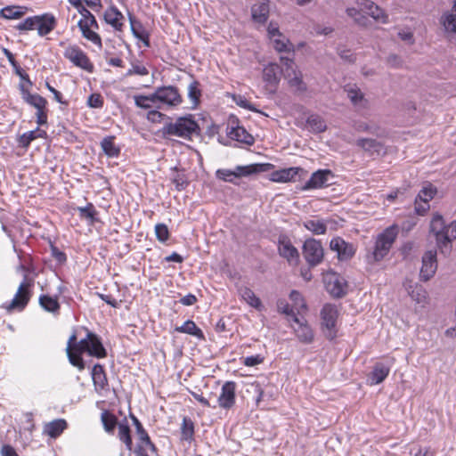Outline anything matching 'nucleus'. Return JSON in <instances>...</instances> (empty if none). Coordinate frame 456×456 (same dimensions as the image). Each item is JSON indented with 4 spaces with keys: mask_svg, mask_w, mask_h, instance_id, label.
<instances>
[{
    "mask_svg": "<svg viewBox=\"0 0 456 456\" xmlns=\"http://www.w3.org/2000/svg\"><path fill=\"white\" fill-rule=\"evenodd\" d=\"M66 351L69 362L79 370L85 368L81 354L87 353L97 358H103L107 354L99 338L92 332H87L86 338L78 342H77L76 334L73 333L68 340Z\"/></svg>",
    "mask_w": 456,
    "mask_h": 456,
    "instance_id": "f257e3e1",
    "label": "nucleus"
},
{
    "mask_svg": "<svg viewBox=\"0 0 456 456\" xmlns=\"http://www.w3.org/2000/svg\"><path fill=\"white\" fill-rule=\"evenodd\" d=\"M430 231L436 237L441 253H449L450 244L456 239V220L446 225L444 217L440 214H435L430 222Z\"/></svg>",
    "mask_w": 456,
    "mask_h": 456,
    "instance_id": "f03ea898",
    "label": "nucleus"
},
{
    "mask_svg": "<svg viewBox=\"0 0 456 456\" xmlns=\"http://www.w3.org/2000/svg\"><path fill=\"white\" fill-rule=\"evenodd\" d=\"M135 104L143 109H150L157 104L175 106L181 103L182 98L176 87H158V90L148 96H134Z\"/></svg>",
    "mask_w": 456,
    "mask_h": 456,
    "instance_id": "7ed1b4c3",
    "label": "nucleus"
},
{
    "mask_svg": "<svg viewBox=\"0 0 456 456\" xmlns=\"http://www.w3.org/2000/svg\"><path fill=\"white\" fill-rule=\"evenodd\" d=\"M59 45L62 48V55L73 66L83 69L88 73H93L94 65L87 53L77 44L60 42Z\"/></svg>",
    "mask_w": 456,
    "mask_h": 456,
    "instance_id": "20e7f679",
    "label": "nucleus"
},
{
    "mask_svg": "<svg viewBox=\"0 0 456 456\" xmlns=\"http://www.w3.org/2000/svg\"><path fill=\"white\" fill-rule=\"evenodd\" d=\"M358 5L360 6V11L354 7L346 9L347 15L354 18L357 24L366 26L367 18L361 14V12H366L375 20L383 24L388 22V15L374 2L370 0H362L358 3Z\"/></svg>",
    "mask_w": 456,
    "mask_h": 456,
    "instance_id": "39448f33",
    "label": "nucleus"
},
{
    "mask_svg": "<svg viewBox=\"0 0 456 456\" xmlns=\"http://www.w3.org/2000/svg\"><path fill=\"white\" fill-rule=\"evenodd\" d=\"M398 226L394 224L377 236L374 249L368 256L369 262H379L388 254L398 235Z\"/></svg>",
    "mask_w": 456,
    "mask_h": 456,
    "instance_id": "423d86ee",
    "label": "nucleus"
},
{
    "mask_svg": "<svg viewBox=\"0 0 456 456\" xmlns=\"http://www.w3.org/2000/svg\"><path fill=\"white\" fill-rule=\"evenodd\" d=\"M200 127L191 115L178 118L175 122L167 123L163 134L170 136L190 138L199 131Z\"/></svg>",
    "mask_w": 456,
    "mask_h": 456,
    "instance_id": "0eeeda50",
    "label": "nucleus"
},
{
    "mask_svg": "<svg viewBox=\"0 0 456 456\" xmlns=\"http://www.w3.org/2000/svg\"><path fill=\"white\" fill-rule=\"evenodd\" d=\"M265 171L263 164H251L247 166H237L233 170L221 168L216 172V178L236 184V180L247 177Z\"/></svg>",
    "mask_w": 456,
    "mask_h": 456,
    "instance_id": "6e6552de",
    "label": "nucleus"
},
{
    "mask_svg": "<svg viewBox=\"0 0 456 456\" xmlns=\"http://www.w3.org/2000/svg\"><path fill=\"white\" fill-rule=\"evenodd\" d=\"M22 99L36 110L37 123L38 126H44L47 123L46 100L37 94H31L27 87H20Z\"/></svg>",
    "mask_w": 456,
    "mask_h": 456,
    "instance_id": "1a4fd4ad",
    "label": "nucleus"
},
{
    "mask_svg": "<svg viewBox=\"0 0 456 456\" xmlns=\"http://www.w3.org/2000/svg\"><path fill=\"white\" fill-rule=\"evenodd\" d=\"M338 311L336 305L326 304L321 311L322 326L327 338L333 339L336 337V323Z\"/></svg>",
    "mask_w": 456,
    "mask_h": 456,
    "instance_id": "9d476101",
    "label": "nucleus"
},
{
    "mask_svg": "<svg viewBox=\"0 0 456 456\" xmlns=\"http://www.w3.org/2000/svg\"><path fill=\"white\" fill-rule=\"evenodd\" d=\"M267 34L273 47L278 53H290L295 51L294 45L280 31L276 23L273 21L269 23Z\"/></svg>",
    "mask_w": 456,
    "mask_h": 456,
    "instance_id": "9b49d317",
    "label": "nucleus"
},
{
    "mask_svg": "<svg viewBox=\"0 0 456 456\" xmlns=\"http://www.w3.org/2000/svg\"><path fill=\"white\" fill-rule=\"evenodd\" d=\"M77 27L83 38L92 43L98 49L102 48V39L98 33L100 26L95 17H93L91 20H78Z\"/></svg>",
    "mask_w": 456,
    "mask_h": 456,
    "instance_id": "f8f14e48",
    "label": "nucleus"
},
{
    "mask_svg": "<svg viewBox=\"0 0 456 456\" xmlns=\"http://www.w3.org/2000/svg\"><path fill=\"white\" fill-rule=\"evenodd\" d=\"M302 251L305 261L311 267L321 264L324 256L322 243L313 238L307 239L304 242Z\"/></svg>",
    "mask_w": 456,
    "mask_h": 456,
    "instance_id": "ddd939ff",
    "label": "nucleus"
},
{
    "mask_svg": "<svg viewBox=\"0 0 456 456\" xmlns=\"http://www.w3.org/2000/svg\"><path fill=\"white\" fill-rule=\"evenodd\" d=\"M293 322L291 327L297 339L303 344H311L314 341V333L307 322L293 314Z\"/></svg>",
    "mask_w": 456,
    "mask_h": 456,
    "instance_id": "4468645a",
    "label": "nucleus"
},
{
    "mask_svg": "<svg viewBox=\"0 0 456 456\" xmlns=\"http://www.w3.org/2000/svg\"><path fill=\"white\" fill-rule=\"evenodd\" d=\"M103 20L110 25L114 31L123 33L125 29V16L118 8L111 4L103 12Z\"/></svg>",
    "mask_w": 456,
    "mask_h": 456,
    "instance_id": "2eb2a0df",
    "label": "nucleus"
},
{
    "mask_svg": "<svg viewBox=\"0 0 456 456\" xmlns=\"http://www.w3.org/2000/svg\"><path fill=\"white\" fill-rule=\"evenodd\" d=\"M331 178H333V174L330 170L319 169L312 174L310 179L305 183L302 190L307 191L329 186Z\"/></svg>",
    "mask_w": 456,
    "mask_h": 456,
    "instance_id": "dca6fc26",
    "label": "nucleus"
},
{
    "mask_svg": "<svg viewBox=\"0 0 456 456\" xmlns=\"http://www.w3.org/2000/svg\"><path fill=\"white\" fill-rule=\"evenodd\" d=\"M236 383L233 381H226L221 388V393L217 402L219 407L229 410L235 404L236 401Z\"/></svg>",
    "mask_w": 456,
    "mask_h": 456,
    "instance_id": "f3484780",
    "label": "nucleus"
},
{
    "mask_svg": "<svg viewBox=\"0 0 456 456\" xmlns=\"http://www.w3.org/2000/svg\"><path fill=\"white\" fill-rule=\"evenodd\" d=\"M237 121V119L230 120L226 132L228 137L247 145H252L254 143L253 136L244 127L240 126Z\"/></svg>",
    "mask_w": 456,
    "mask_h": 456,
    "instance_id": "a211bd4d",
    "label": "nucleus"
},
{
    "mask_svg": "<svg viewBox=\"0 0 456 456\" xmlns=\"http://www.w3.org/2000/svg\"><path fill=\"white\" fill-rule=\"evenodd\" d=\"M330 247L331 250L337 253L338 258L342 261L349 260L355 253L354 245L345 241L340 237L332 239Z\"/></svg>",
    "mask_w": 456,
    "mask_h": 456,
    "instance_id": "6ab92c4d",
    "label": "nucleus"
},
{
    "mask_svg": "<svg viewBox=\"0 0 456 456\" xmlns=\"http://www.w3.org/2000/svg\"><path fill=\"white\" fill-rule=\"evenodd\" d=\"M28 285L23 281L18 288V290L12 298V300L4 305V308L7 312H12L13 310L21 311L25 308L29 301V293L27 289Z\"/></svg>",
    "mask_w": 456,
    "mask_h": 456,
    "instance_id": "aec40b11",
    "label": "nucleus"
},
{
    "mask_svg": "<svg viewBox=\"0 0 456 456\" xmlns=\"http://www.w3.org/2000/svg\"><path fill=\"white\" fill-rule=\"evenodd\" d=\"M278 251L281 256L287 259L289 265H297L299 261V253L289 239L285 236L280 237Z\"/></svg>",
    "mask_w": 456,
    "mask_h": 456,
    "instance_id": "412c9836",
    "label": "nucleus"
},
{
    "mask_svg": "<svg viewBox=\"0 0 456 456\" xmlns=\"http://www.w3.org/2000/svg\"><path fill=\"white\" fill-rule=\"evenodd\" d=\"M437 269L436 251L428 250L422 256V267L420 269V278L427 281L434 276Z\"/></svg>",
    "mask_w": 456,
    "mask_h": 456,
    "instance_id": "4be33fe9",
    "label": "nucleus"
},
{
    "mask_svg": "<svg viewBox=\"0 0 456 456\" xmlns=\"http://www.w3.org/2000/svg\"><path fill=\"white\" fill-rule=\"evenodd\" d=\"M36 30L39 37H45L57 27V20L51 12L37 15Z\"/></svg>",
    "mask_w": 456,
    "mask_h": 456,
    "instance_id": "5701e85b",
    "label": "nucleus"
},
{
    "mask_svg": "<svg viewBox=\"0 0 456 456\" xmlns=\"http://www.w3.org/2000/svg\"><path fill=\"white\" fill-rule=\"evenodd\" d=\"M392 363L376 362L371 372L368 376V382L370 386L382 383L390 372Z\"/></svg>",
    "mask_w": 456,
    "mask_h": 456,
    "instance_id": "b1692460",
    "label": "nucleus"
},
{
    "mask_svg": "<svg viewBox=\"0 0 456 456\" xmlns=\"http://www.w3.org/2000/svg\"><path fill=\"white\" fill-rule=\"evenodd\" d=\"M281 62L286 67L285 77L288 78L290 86H300L302 84V76L301 73L295 69L293 59L281 57Z\"/></svg>",
    "mask_w": 456,
    "mask_h": 456,
    "instance_id": "393cba45",
    "label": "nucleus"
},
{
    "mask_svg": "<svg viewBox=\"0 0 456 456\" xmlns=\"http://www.w3.org/2000/svg\"><path fill=\"white\" fill-rule=\"evenodd\" d=\"M132 34L140 41H142L144 46H150V33L145 29L141 21L136 20L135 17L129 13L128 14Z\"/></svg>",
    "mask_w": 456,
    "mask_h": 456,
    "instance_id": "a878e982",
    "label": "nucleus"
},
{
    "mask_svg": "<svg viewBox=\"0 0 456 456\" xmlns=\"http://www.w3.org/2000/svg\"><path fill=\"white\" fill-rule=\"evenodd\" d=\"M357 145L362 148L370 155H384L386 154V148L383 143L375 139L362 138L357 140Z\"/></svg>",
    "mask_w": 456,
    "mask_h": 456,
    "instance_id": "bb28decb",
    "label": "nucleus"
},
{
    "mask_svg": "<svg viewBox=\"0 0 456 456\" xmlns=\"http://www.w3.org/2000/svg\"><path fill=\"white\" fill-rule=\"evenodd\" d=\"M300 171L301 167H289L274 171L271 174V181L275 183H288L294 180Z\"/></svg>",
    "mask_w": 456,
    "mask_h": 456,
    "instance_id": "cd10ccee",
    "label": "nucleus"
},
{
    "mask_svg": "<svg viewBox=\"0 0 456 456\" xmlns=\"http://www.w3.org/2000/svg\"><path fill=\"white\" fill-rule=\"evenodd\" d=\"M326 288L330 294L335 297H341L346 294V284L340 277L332 275L326 281Z\"/></svg>",
    "mask_w": 456,
    "mask_h": 456,
    "instance_id": "c85d7f7f",
    "label": "nucleus"
},
{
    "mask_svg": "<svg viewBox=\"0 0 456 456\" xmlns=\"http://www.w3.org/2000/svg\"><path fill=\"white\" fill-rule=\"evenodd\" d=\"M67 422L63 419H54L44 426L43 433L52 438H56L67 428Z\"/></svg>",
    "mask_w": 456,
    "mask_h": 456,
    "instance_id": "c756f323",
    "label": "nucleus"
},
{
    "mask_svg": "<svg viewBox=\"0 0 456 456\" xmlns=\"http://www.w3.org/2000/svg\"><path fill=\"white\" fill-rule=\"evenodd\" d=\"M92 379L94 381V388L97 393H101L108 387V380L104 369L100 364H95L92 370Z\"/></svg>",
    "mask_w": 456,
    "mask_h": 456,
    "instance_id": "7c9ffc66",
    "label": "nucleus"
},
{
    "mask_svg": "<svg viewBox=\"0 0 456 456\" xmlns=\"http://www.w3.org/2000/svg\"><path fill=\"white\" fill-rule=\"evenodd\" d=\"M282 72V69L278 64L269 63L263 70L264 80L269 84H278Z\"/></svg>",
    "mask_w": 456,
    "mask_h": 456,
    "instance_id": "2f4dec72",
    "label": "nucleus"
},
{
    "mask_svg": "<svg viewBox=\"0 0 456 456\" xmlns=\"http://www.w3.org/2000/svg\"><path fill=\"white\" fill-rule=\"evenodd\" d=\"M47 135L46 132L43 129L37 128L32 131H28L20 135L17 139L20 147L27 149L30 142L37 138H45Z\"/></svg>",
    "mask_w": 456,
    "mask_h": 456,
    "instance_id": "473e14b6",
    "label": "nucleus"
},
{
    "mask_svg": "<svg viewBox=\"0 0 456 456\" xmlns=\"http://www.w3.org/2000/svg\"><path fill=\"white\" fill-rule=\"evenodd\" d=\"M268 1L256 4L251 8L252 19L258 23H265L269 17Z\"/></svg>",
    "mask_w": 456,
    "mask_h": 456,
    "instance_id": "72a5a7b5",
    "label": "nucleus"
},
{
    "mask_svg": "<svg viewBox=\"0 0 456 456\" xmlns=\"http://www.w3.org/2000/svg\"><path fill=\"white\" fill-rule=\"evenodd\" d=\"M304 227L316 235L324 234L327 231V224L324 220L312 218L304 222Z\"/></svg>",
    "mask_w": 456,
    "mask_h": 456,
    "instance_id": "f704fd0d",
    "label": "nucleus"
},
{
    "mask_svg": "<svg viewBox=\"0 0 456 456\" xmlns=\"http://www.w3.org/2000/svg\"><path fill=\"white\" fill-rule=\"evenodd\" d=\"M114 140V136H107L101 142V147L109 158H117L120 154V148L115 144Z\"/></svg>",
    "mask_w": 456,
    "mask_h": 456,
    "instance_id": "c9c22d12",
    "label": "nucleus"
},
{
    "mask_svg": "<svg viewBox=\"0 0 456 456\" xmlns=\"http://www.w3.org/2000/svg\"><path fill=\"white\" fill-rule=\"evenodd\" d=\"M347 97L356 108H366L368 106V100L359 87H350L347 90Z\"/></svg>",
    "mask_w": 456,
    "mask_h": 456,
    "instance_id": "e433bc0d",
    "label": "nucleus"
},
{
    "mask_svg": "<svg viewBox=\"0 0 456 456\" xmlns=\"http://www.w3.org/2000/svg\"><path fill=\"white\" fill-rule=\"evenodd\" d=\"M306 126L308 129L314 133H322L327 128L323 118L317 114H312L307 118Z\"/></svg>",
    "mask_w": 456,
    "mask_h": 456,
    "instance_id": "4c0bfd02",
    "label": "nucleus"
},
{
    "mask_svg": "<svg viewBox=\"0 0 456 456\" xmlns=\"http://www.w3.org/2000/svg\"><path fill=\"white\" fill-rule=\"evenodd\" d=\"M289 298L292 301V307L297 313V315H301L306 313L307 306L306 304L302 297V295L297 291L292 290L289 294Z\"/></svg>",
    "mask_w": 456,
    "mask_h": 456,
    "instance_id": "58836bf2",
    "label": "nucleus"
},
{
    "mask_svg": "<svg viewBox=\"0 0 456 456\" xmlns=\"http://www.w3.org/2000/svg\"><path fill=\"white\" fill-rule=\"evenodd\" d=\"M175 331L189 334L198 338H204L202 330L191 320L186 321L182 326L176 327Z\"/></svg>",
    "mask_w": 456,
    "mask_h": 456,
    "instance_id": "ea45409f",
    "label": "nucleus"
},
{
    "mask_svg": "<svg viewBox=\"0 0 456 456\" xmlns=\"http://www.w3.org/2000/svg\"><path fill=\"white\" fill-rule=\"evenodd\" d=\"M40 305L47 312L58 314L60 310V304L56 297L48 295H41L39 297Z\"/></svg>",
    "mask_w": 456,
    "mask_h": 456,
    "instance_id": "a19ab883",
    "label": "nucleus"
},
{
    "mask_svg": "<svg viewBox=\"0 0 456 456\" xmlns=\"http://www.w3.org/2000/svg\"><path fill=\"white\" fill-rule=\"evenodd\" d=\"M410 296L421 307H425L428 304V292L421 286H415L410 292Z\"/></svg>",
    "mask_w": 456,
    "mask_h": 456,
    "instance_id": "79ce46f5",
    "label": "nucleus"
},
{
    "mask_svg": "<svg viewBox=\"0 0 456 456\" xmlns=\"http://www.w3.org/2000/svg\"><path fill=\"white\" fill-rule=\"evenodd\" d=\"M240 297L251 306L259 308L261 305L260 299L255 295L252 289L247 287L240 289Z\"/></svg>",
    "mask_w": 456,
    "mask_h": 456,
    "instance_id": "37998d69",
    "label": "nucleus"
},
{
    "mask_svg": "<svg viewBox=\"0 0 456 456\" xmlns=\"http://www.w3.org/2000/svg\"><path fill=\"white\" fill-rule=\"evenodd\" d=\"M194 436V424L190 418L184 417L181 426V437L185 441H191Z\"/></svg>",
    "mask_w": 456,
    "mask_h": 456,
    "instance_id": "c03bdc74",
    "label": "nucleus"
},
{
    "mask_svg": "<svg viewBox=\"0 0 456 456\" xmlns=\"http://www.w3.org/2000/svg\"><path fill=\"white\" fill-rule=\"evenodd\" d=\"M69 4L72 5L77 12L81 15L79 20H86L93 19L95 17L91 11H89L86 5L83 4V0H68Z\"/></svg>",
    "mask_w": 456,
    "mask_h": 456,
    "instance_id": "a18cd8bd",
    "label": "nucleus"
},
{
    "mask_svg": "<svg viewBox=\"0 0 456 456\" xmlns=\"http://www.w3.org/2000/svg\"><path fill=\"white\" fill-rule=\"evenodd\" d=\"M77 210L80 217L88 220L91 224L97 221V211L92 203H88L86 207H79Z\"/></svg>",
    "mask_w": 456,
    "mask_h": 456,
    "instance_id": "49530a36",
    "label": "nucleus"
},
{
    "mask_svg": "<svg viewBox=\"0 0 456 456\" xmlns=\"http://www.w3.org/2000/svg\"><path fill=\"white\" fill-rule=\"evenodd\" d=\"M101 419L103 424L104 429L108 433H112L117 426V418L109 411H103L101 414Z\"/></svg>",
    "mask_w": 456,
    "mask_h": 456,
    "instance_id": "de8ad7c7",
    "label": "nucleus"
},
{
    "mask_svg": "<svg viewBox=\"0 0 456 456\" xmlns=\"http://www.w3.org/2000/svg\"><path fill=\"white\" fill-rule=\"evenodd\" d=\"M118 438L126 444L128 450L132 449V438L130 436V428L126 423L118 424Z\"/></svg>",
    "mask_w": 456,
    "mask_h": 456,
    "instance_id": "09e8293b",
    "label": "nucleus"
},
{
    "mask_svg": "<svg viewBox=\"0 0 456 456\" xmlns=\"http://www.w3.org/2000/svg\"><path fill=\"white\" fill-rule=\"evenodd\" d=\"M13 73L18 76L20 79V86H32V82L29 79V76L27 72V70L22 68L19 62H17L15 65L12 66Z\"/></svg>",
    "mask_w": 456,
    "mask_h": 456,
    "instance_id": "8fccbe9b",
    "label": "nucleus"
},
{
    "mask_svg": "<svg viewBox=\"0 0 456 456\" xmlns=\"http://www.w3.org/2000/svg\"><path fill=\"white\" fill-rule=\"evenodd\" d=\"M442 23L446 32L456 33V14L446 13L443 16Z\"/></svg>",
    "mask_w": 456,
    "mask_h": 456,
    "instance_id": "3c124183",
    "label": "nucleus"
},
{
    "mask_svg": "<svg viewBox=\"0 0 456 456\" xmlns=\"http://www.w3.org/2000/svg\"><path fill=\"white\" fill-rule=\"evenodd\" d=\"M37 15L28 17L15 26V28L20 31H28L36 29Z\"/></svg>",
    "mask_w": 456,
    "mask_h": 456,
    "instance_id": "603ef678",
    "label": "nucleus"
},
{
    "mask_svg": "<svg viewBox=\"0 0 456 456\" xmlns=\"http://www.w3.org/2000/svg\"><path fill=\"white\" fill-rule=\"evenodd\" d=\"M136 434L140 439V441L147 447L151 448V450H155V445L151 443L150 436L148 433L143 428L142 425L141 423H138L136 428Z\"/></svg>",
    "mask_w": 456,
    "mask_h": 456,
    "instance_id": "864d4df0",
    "label": "nucleus"
},
{
    "mask_svg": "<svg viewBox=\"0 0 456 456\" xmlns=\"http://www.w3.org/2000/svg\"><path fill=\"white\" fill-rule=\"evenodd\" d=\"M436 193V189L431 184H428L427 186H424L423 189L419 192L417 198L429 202L435 197Z\"/></svg>",
    "mask_w": 456,
    "mask_h": 456,
    "instance_id": "5fc2aeb1",
    "label": "nucleus"
},
{
    "mask_svg": "<svg viewBox=\"0 0 456 456\" xmlns=\"http://www.w3.org/2000/svg\"><path fill=\"white\" fill-rule=\"evenodd\" d=\"M155 233L160 242H166L169 239V231L166 224H157L155 225Z\"/></svg>",
    "mask_w": 456,
    "mask_h": 456,
    "instance_id": "6e6d98bb",
    "label": "nucleus"
},
{
    "mask_svg": "<svg viewBox=\"0 0 456 456\" xmlns=\"http://www.w3.org/2000/svg\"><path fill=\"white\" fill-rule=\"evenodd\" d=\"M3 16L6 19H19L24 12L20 10V7H5L2 10Z\"/></svg>",
    "mask_w": 456,
    "mask_h": 456,
    "instance_id": "4d7b16f0",
    "label": "nucleus"
},
{
    "mask_svg": "<svg viewBox=\"0 0 456 456\" xmlns=\"http://www.w3.org/2000/svg\"><path fill=\"white\" fill-rule=\"evenodd\" d=\"M277 309L280 313L284 314L286 315L291 316L293 319V314H297L292 306L289 305V303L284 299H280L277 302Z\"/></svg>",
    "mask_w": 456,
    "mask_h": 456,
    "instance_id": "13d9d810",
    "label": "nucleus"
},
{
    "mask_svg": "<svg viewBox=\"0 0 456 456\" xmlns=\"http://www.w3.org/2000/svg\"><path fill=\"white\" fill-rule=\"evenodd\" d=\"M415 212L418 215L423 216L429 209V202L424 200L415 199Z\"/></svg>",
    "mask_w": 456,
    "mask_h": 456,
    "instance_id": "bf43d9fd",
    "label": "nucleus"
},
{
    "mask_svg": "<svg viewBox=\"0 0 456 456\" xmlns=\"http://www.w3.org/2000/svg\"><path fill=\"white\" fill-rule=\"evenodd\" d=\"M201 94L199 87H189L188 96L191 102V108H196Z\"/></svg>",
    "mask_w": 456,
    "mask_h": 456,
    "instance_id": "052dcab7",
    "label": "nucleus"
},
{
    "mask_svg": "<svg viewBox=\"0 0 456 456\" xmlns=\"http://www.w3.org/2000/svg\"><path fill=\"white\" fill-rule=\"evenodd\" d=\"M264 357L260 354L248 356L242 359V362L245 366L253 367L262 363Z\"/></svg>",
    "mask_w": 456,
    "mask_h": 456,
    "instance_id": "680f3d73",
    "label": "nucleus"
},
{
    "mask_svg": "<svg viewBox=\"0 0 456 456\" xmlns=\"http://www.w3.org/2000/svg\"><path fill=\"white\" fill-rule=\"evenodd\" d=\"M87 103L91 108H101L103 105V99L99 94H93L88 97Z\"/></svg>",
    "mask_w": 456,
    "mask_h": 456,
    "instance_id": "e2e57ef3",
    "label": "nucleus"
},
{
    "mask_svg": "<svg viewBox=\"0 0 456 456\" xmlns=\"http://www.w3.org/2000/svg\"><path fill=\"white\" fill-rule=\"evenodd\" d=\"M149 70L148 69L141 64H134L132 66V68L127 71V75H139V76H145L148 75Z\"/></svg>",
    "mask_w": 456,
    "mask_h": 456,
    "instance_id": "0e129e2a",
    "label": "nucleus"
},
{
    "mask_svg": "<svg viewBox=\"0 0 456 456\" xmlns=\"http://www.w3.org/2000/svg\"><path fill=\"white\" fill-rule=\"evenodd\" d=\"M51 251L53 257L59 263H64L67 259L65 253L59 250L56 247L51 246Z\"/></svg>",
    "mask_w": 456,
    "mask_h": 456,
    "instance_id": "69168bd1",
    "label": "nucleus"
},
{
    "mask_svg": "<svg viewBox=\"0 0 456 456\" xmlns=\"http://www.w3.org/2000/svg\"><path fill=\"white\" fill-rule=\"evenodd\" d=\"M99 297L102 300H103L108 305H111L112 307H118L119 302H118L116 299H114L110 295H105V294H99Z\"/></svg>",
    "mask_w": 456,
    "mask_h": 456,
    "instance_id": "338daca9",
    "label": "nucleus"
},
{
    "mask_svg": "<svg viewBox=\"0 0 456 456\" xmlns=\"http://www.w3.org/2000/svg\"><path fill=\"white\" fill-rule=\"evenodd\" d=\"M2 456H19L14 448L9 444H4L1 448Z\"/></svg>",
    "mask_w": 456,
    "mask_h": 456,
    "instance_id": "774afa93",
    "label": "nucleus"
}]
</instances>
